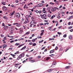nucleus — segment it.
<instances>
[{"instance_id": "f257e3e1", "label": "nucleus", "mask_w": 73, "mask_h": 73, "mask_svg": "<svg viewBox=\"0 0 73 73\" xmlns=\"http://www.w3.org/2000/svg\"><path fill=\"white\" fill-rule=\"evenodd\" d=\"M24 56H25V54H24V52H23L22 54H21L18 57V58L17 59V60H20V59H21V58H22V57H24Z\"/></svg>"}, {"instance_id": "f03ea898", "label": "nucleus", "mask_w": 73, "mask_h": 73, "mask_svg": "<svg viewBox=\"0 0 73 73\" xmlns=\"http://www.w3.org/2000/svg\"><path fill=\"white\" fill-rule=\"evenodd\" d=\"M40 16H41V18L43 19H44V18L46 17V14H43V15H42Z\"/></svg>"}, {"instance_id": "7ed1b4c3", "label": "nucleus", "mask_w": 73, "mask_h": 73, "mask_svg": "<svg viewBox=\"0 0 73 73\" xmlns=\"http://www.w3.org/2000/svg\"><path fill=\"white\" fill-rule=\"evenodd\" d=\"M29 23V20L28 19H25V21L24 22V24H27Z\"/></svg>"}, {"instance_id": "20e7f679", "label": "nucleus", "mask_w": 73, "mask_h": 73, "mask_svg": "<svg viewBox=\"0 0 73 73\" xmlns=\"http://www.w3.org/2000/svg\"><path fill=\"white\" fill-rule=\"evenodd\" d=\"M35 23H36V22H35L34 21H31L30 24L31 25H35Z\"/></svg>"}, {"instance_id": "39448f33", "label": "nucleus", "mask_w": 73, "mask_h": 73, "mask_svg": "<svg viewBox=\"0 0 73 73\" xmlns=\"http://www.w3.org/2000/svg\"><path fill=\"white\" fill-rule=\"evenodd\" d=\"M43 5V4H42V3H40L37 5V7H42Z\"/></svg>"}, {"instance_id": "423d86ee", "label": "nucleus", "mask_w": 73, "mask_h": 73, "mask_svg": "<svg viewBox=\"0 0 73 73\" xmlns=\"http://www.w3.org/2000/svg\"><path fill=\"white\" fill-rule=\"evenodd\" d=\"M15 16L17 17H20V14H19V13H17L15 14Z\"/></svg>"}, {"instance_id": "0eeeda50", "label": "nucleus", "mask_w": 73, "mask_h": 73, "mask_svg": "<svg viewBox=\"0 0 73 73\" xmlns=\"http://www.w3.org/2000/svg\"><path fill=\"white\" fill-rule=\"evenodd\" d=\"M3 28L4 29H5V30H6L7 28H9V26H5L3 27Z\"/></svg>"}, {"instance_id": "6e6552de", "label": "nucleus", "mask_w": 73, "mask_h": 73, "mask_svg": "<svg viewBox=\"0 0 73 73\" xmlns=\"http://www.w3.org/2000/svg\"><path fill=\"white\" fill-rule=\"evenodd\" d=\"M15 13V11H13V12L12 13H10V16H13V15H14V13Z\"/></svg>"}, {"instance_id": "1a4fd4ad", "label": "nucleus", "mask_w": 73, "mask_h": 73, "mask_svg": "<svg viewBox=\"0 0 73 73\" xmlns=\"http://www.w3.org/2000/svg\"><path fill=\"white\" fill-rule=\"evenodd\" d=\"M43 10L42 11V12L43 13H45V12H46V11H45V8H44L43 9Z\"/></svg>"}, {"instance_id": "9d476101", "label": "nucleus", "mask_w": 73, "mask_h": 73, "mask_svg": "<svg viewBox=\"0 0 73 73\" xmlns=\"http://www.w3.org/2000/svg\"><path fill=\"white\" fill-rule=\"evenodd\" d=\"M24 45V44H23L20 45L17 48H20L21 46H22Z\"/></svg>"}, {"instance_id": "9b49d317", "label": "nucleus", "mask_w": 73, "mask_h": 73, "mask_svg": "<svg viewBox=\"0 0 73 73\" xmlns=\"http://www.w3.org/2000/svg\"><path fill=\"white\" fill-rule=\"evenodd\" d=\"M56 11V8H53L51 9V11L53 12H54L55 11Z\"/></svg>"}, {"instance_id": "f8f14e48", "label": "nucleus", "mask_w": 73, "mask_h": 73, "mask_svg": "<svg viewBox=\"0 0 73 73\" xmlns=\"http://www.w3.org/2000/svg\"><path fill=\"white\" fill-rule=\"evenodd\" d=\"M27 46H25L24 47L22 48L21 49V50H24V49H25V48H26V47Z\"/></svg>"}, {"instance_id": "ddd939ff", "label": "nucleus", "mask_w": 73, "mask_h": 73, "mask_svg": "<svg viewBox=\"0 0 73 73\" xmlns=\"http://www.w3.org/2000/svg\"><path fill=\"white\" fill-rule=\"evenodd\" d=\"M54 52V50L53 49L52 50H50V53H53Z\"/></svg>"}, {"instance_id": "4468645a", "label": "nucleus", "mask_w": 73, "mask_h": 73, "mask_svg": "<svg viewBox=\"0 0 73 73\" xmlns=\"http://www.w3.org/2000/svg\"><path fill=\"white\" fill-rule=\"evenodd\" d=\"M29 15H26L25 16V18H26V19H29Z\"/></svg>"}, {"instance_id": "2eb2a0df", "label": "nucleus", "mask_w": 73, "mask_h": 73, "mask_svg": "<svg viewBox=\"0 0 73 73\" xmlns=\"http://www.w3.org/2000/svg\"><path fill=\"white\" fill-rule=\"evenodd\" d=\"M3 10H4V9L5 10H7V8L5 6H3Z\"/></svg>"}, {"instance_id": "dca6fc26", "label": "nucleus", "mask_w": 73, "mask_h": 73, "mask_svg": "<svg viewBox=\"0 0 73 73\" xmlns=\"http://www.w3.org/2000/svg\"><path fill=\"white\" fill-rule=\"evenodd\" d=\"M69 39H70V40L72 39V35H69Z\"/></svg>"}, {"instance_id": "f3484780", "label": "nucleus", "mask_w": 73, "mask_h": 73, "mask_svg": "<svg viewBox=\"0 0 73 73\" xmlns=\"http://www.w3.org/2000/svg\"><path fill=\"white\" fill-rule=\"evenodd\" d=\"M2 46H3V49H4V48H6V47H7V45H5V44H3Z\"/></svg>"}, {"instance_id": "a211bd4d", "label": "nucleus", "mask_w": 73, "mask_h": 73, "mask_svg": "<svg viewBox=\"0 0 73 73\" xmlns=\"http://www.w3.org/2000/svg\"><path fill=\"white\" fill-rule=\"evenodd\" d=\"M52 70V69H49L48 70V72H51Z\"/></svg>"}, {"instance_id": "6ab92c4d", "label": "nucleus", "mask_w": 73, "mask_h": 73, "mask_svg": "<svg viewBox=\"0 0 73 73\" xmlns=\"http://www.w3.org/2000/svg\"><path fill=\"white\" fill-rule=\"evenodd\" d=\"M17 27H20L21 26V24H18V23H17Z\"/></svg>"}, {"instance_id": "aec40b11", "label": "nucleus", "mask_w": 73, "mask_h": 73, "mask_svg": "<svg viewBox=\"0 0 73 73\" xmlns=\"http://www.w3.org/2000/svg\"><path fill=\"white\" fill-rule=\"evenodd\" d=\"M20 44L19 43H17L15 44V45H16L17 46H18V45H20Z\"/></svg>"}, {"instance_id": "412c9836", "label": "nucleus", "mask_w": 73, "mask_h": 73, "mask_svg": "<svg viewBox=\"0 0 73 73\" xmlns=\"http://www.w3.org/2000/svg\"><path fill=\"white\" fill-rule=\"evenodd\" d=\"M37 45V44L36 43H33L32 46H36V45Z\"/></svg>"}, {"instance_id": "4be33fe9", "label": "nucleus", "mask_w": 73, "mask_h": 73, "mask_svg": "<svg viewBox=\"0 0 73 73\" xmlns=\"http://www.w3.org/2000/svg\"><path fill=\"white\" fill-rule=\"evenodd\" d=\"M44 41V40H42L41 41H39V43H42Z\"/></svg>"}, {"instance_id": "5701e85b", "label": "nucleus", "mask_w": 73, "mask_h": 73, "mask_svg": "<svg viewBox=\"0 0 73 73\" xmlns=\"http://www.w3.org/2000/svg\"><path fill=\"white\" fill-rule=\"evenodd\" d=\"M70 68V66H67L66 67V69H69Z\"/></svg>"}, {"instance_id": "b1692460", "label": "nucleus", "mask_w": 73, "mask_h": 73, "mask_svg": "<svg viewBox=\"0 0 73 73\" xmlns=\"http://www.w3.org/2000/svg\"><path fill=\"white\" fill-rule=\"evenodd\" d=\"M10 55H11V56H12L13 57H14L15 56V54H10Z\"/></svg>"}, {"instance_id": "393cba45", "label": "nucleus", "mask_w": 73, "mask_h": 73, "mask_svg": "<svg viewBox=\"0 0 73 73\" xmlns=\"http://www.w3.org/2000/svg\"><path fill=\"white\" fill-rule=\"evenodd\" d=\"M54 40V38H50L49 40L50 41L51 40Z\"/></svg>"}, {"instance_id": "a878e982", "label": "nucleus", "mask_w": 73, "mask_h": 73, "mask_svg": "<svg viewBox=\"0 0 73 73\" xmlns=\"http://www.w3.org/2000/svg\"><path fill=\"white\" fill-rule=\"evenodd\" d=\"M50 59V58L49 57H47L46 59V60H49Z\"/></svg>"}, {"instance_id": "bb28decb", "label": "nucleus", "mask_w": 73, "mask_h": 73, "mask_svg": "<svg viewBox=\"0 0 73 73\" xmlns=\"http://www.w3.org/2000/svg\"><path fill=\"white\" fill-rule=\"evenodd\" d=\"M32 41L33 42H35V39H33L32 40Z\"/></svg>"}, {"instance_id": "cd10ccee", "label": "nucleus", "mask_w": 73, "mask_h": 73, "mask_svg": "<svg viewBox=\"0 0 73 73\" xmlns=\"http://www.w3.org/2000/svg\"><path fill=\"white\" fill-rule=\"evenodd\" d=\"M30 33V32H27L26 33V35H28V34H29Z\"/></svg>"}, {"instance_id": "c85d7f7f", "label": "nucleus", "mask_w": 73, "mask_h": 73, "mask_svg": "<svg viewBox=\"0 0 73 73\" xmlns=\"http://www.w3.org/2000/svg\"><path fill=\"white\" fill-rule=\"evenodd\" d=\"M37 38H41V36H37Z\"/></svg>"}, {"instance_id": "c756f323", "label": "nucleus", "mask_w": 73, "mask_h": 73, "mask_svg": "<svg viewBox=\"0 0 73 73\" xmlns=\"http://www.w3.org/2000/svg\"><path fill=\"white\" fill-rule=\"evenodd\" d=\"M50 4H52V5H54V3H53L52 2H50Z\"/></svg>"}, {"instance_id": "7c9ffc66", "label": "nucleus", "mask_w": 73, "mask_h": 73, "mask_svg": "<svg viewBox=\"0 0 73 73\" xmlns=\"http://www.w3.org/2000/svg\"><path fill=\"white\" fill-rule=\"evenodd\" d=\"M44 34V33H43V32H42L40 34V35L42 36V35H43Z\"/></svg>"}, {"instance_id": "2f4dec72", "label": "nucleus", "mask_w": 73, "mask_h": 73, "mask_svg": "<svg viewBox=\"0 0 73 73\" xmlns=\"http://www.w3.org/2000/svg\"><path fill=\"white\" fill-rule=\"evenodd\" d=\"M57 33L58 35H61V33H60L59 32H58Z\"/></svg>"}, {"instance_id": "473e14b6", "label": "nucleus", "mask_w": 73, "mask_h": 73, "mask_svg": "<svg viewBox=\"0 0 73 73\" xmlns=\"http://www.w3.org/2000/svg\"><path fill=\"white\" fill-rule=\"evenodd\" d=\"M66 35H64L63 36V37H66Z\"/></svg>"}, {"instance_id": "72a5a7b5", "label": "nucleus", "mask_w": 73, "mask_h": 73, "mask_svg": "<svg viewBox=\"0 0 73 73\" xmlns=\"http://www.w3.org/2000/svg\"><path fill=\"white\" fill-rule=\"evenodd\" d=\"M45 49V47H44L43 48H42L41 50H43V49Z\"/></svg>"}, {"instance_id": "f704fd0d", "label": "nucleus", "mask_w": 73, "mask_h": 73, "mask_svg": "<svg viewBox=\"0 0 73 73\" xmlns=\"http://www.w3.org/2000/svg\"><path fill=\"white\" fill-rule=\"evenodd\" d=\"M57 49H58V47L57 46H56L55 48V50H57Z\"/></svg>"}, {"instance_id": "c9c22d12", "label": "nucleus", "mask_w": 73, "mask_h": 73, "mask_svg": "<svg viewBox=\"0 0 73 73\" xmlns=\"http://www.w3.org/2000/svg\"><path fill=\"white\" fill-rule=\"evenodd\" d=\"M13 48H9L8 50H12Z\"/></svg>"}, {"instance_id": "e433bc0d", "label": "nucleus", "mask_w": 73, "mask_h": 73, "mask_svg": "<svg viewBox=\"0 0 73 73\" xmlns=\"http://www.w3.org/2000/svg\"><path fill=\"white\" fill-rule=\"evenodd\" d=\"M2 25L3 27H4V26H5L4 25V23H2Z\"/></svg>"}, {"instance_id": "4c0bfd02", "label": "nucleus", "mask_w": 73, "mask_h": 73, "mask_svg": "<svg viewBox=\"0 0 73 73\" xmlns=\"http://www.w3.org/2000/svg\"><path fill=\"white\" fill-rule=\"evenodd\" d=\"M52 56H54V54H51V55H49V56H50V57H52Z\"/></svg>"}, {"instance_id": "58836bf2", "label": "nucleus", "mask_w": 73, "mask_h": 73, "mask_svg": "<svg viewBox=\"0 0 73 73\" xmlns=\"http://www.w3.org/2000/svg\"><path fill=\"white\" fill-rule=\"evenodd\" d=\"M29 45H32V44H33V43H32V42H31L29 43Z\"/></svg>"}, {"instance_id": "ea45409f", "label": "nucleus", "mask_w": 73, "mask_h": 73, "mask_svg": "<svg viewBox=\"0 0 73 73\" xmlns=\"http://www.w3.org/2000/svg\"><path fill=\"white\" fill-rule=\"evenodd\" d=\"M51 16V15H48V17H50Z\"/></svg>"}, {"instance_id": "a19ab883", "label": "nucleus", "mask_w": 73, "mask_h": 73, "mask_svg": "<svg viewBox=\"0 0 73 73\" xmlns=\"http://www.w3.org/2000/svg\"><path fill=\"white\" fill-rule=\"evenodd\" d=\"M38 13H41V11H38Z\"/></svg>"}, {"instance_id": "79ce46f5", "label": "nucleus", "mask_w": 73, "mask_h": 73, "mask_svg": "<svg viewBox=\"0 0 73 73\" xmlns=\"http://www.w3.org/2000/svg\"><path fill=\"white\" fill-rule=\"evenodd\" d=\"M27 5H24V7H23V8H24V9H25V8H26V6Z\"/></svg>"}, {"instance_id": "37998d69", "label": "nucleus", "mask_w": 73, "mask_h": 73, "mask_svg": "<svg viewBox=\"0 0 73 73\" xmlns=\"http://www.w3.org/2000/svg\"><path fill=\"white\" fill-rule=\"evenodd\" d=\"M24 40V38H21L20 39H19V41H20V40Z\"/></svg>"}, {"instance_id": "c03bdc74", "label": "nucleus", "mask_w": 73, "mask_h": 73, "mask_svg": "<svg viewBox=\"0 0 73 73\" xmlns=\"http://www.w3.org/2000/svg\"><path fill=\"white\" fill-rule=\"evenodd\" d=\"M14 42V40H11L10 41L11 43H12V42Z\"/></svg>"}, {"instance_id": "a18cd8bd", "label": "nucleus", "mask_w": 73, "mask_h": 73, "mask_svg": "<svg viewBox=\"0 0 73 73\" xmlns=\"http://www.w3.org/2000/svg\"><path fill=\"white\" fill-rule=\"evenodd\" d=\"M36 13H38V11L36 10Z\"/></svg>"}, {"instance_id": "49530a36", "label": "nucleus", "mask_w": 73, "mask_h": 73, "mask_svg": "<svg viewBox=\"0 0 73 73\" xmlns=\"http://www.w3.org/2000/svg\"><path fill=\"white\" fill-rule=\"evenodd\" d=\"M68 28L69 29H71V28H72V26L69 27Z\"/></svg>"}, {"instance_id": "de8ad7c7", "label": "nucleus", "mask_w": 73, "mask_h": 73, "mask_svg": "<svg viewBox=\"0 0 73 73\" xmlns=\"http://www.w3.org/2000/svg\"><path fill=\"white\" fill-rule=\"evenodd\" d=\"M62 5H60V6L59 7V9H60V8H62Z\"/></svg>"}, {"instance_id": "09e8293b", "label": "nucleus", "mask_w": 73, "mask_h": 73, "mask_svg": "<svg viewBox=\"0 0 73 73\" xmlns=\"http://www.w3.org/2000/svg\"><path fill=\"white\" fill-rule=\"evenodd\" d=\"M71 24V23L70 22H69V23H68V25H70Z\"/></svg>"}, {"instance_id": "8fccbe9b", "label": "nucleus", "mask_w": 73, "mask_h": 73, "mask_svg": "<svg viewBox=\"0 0 73 73\" xmlns=\"http://www.w3.org/2000/svg\"><path fill=\"white\" fill-rule=\"evenodd\" d=\"M70 31L71 32H72V31H73V29H72L71 30H70Z\"/></svg>"}, {"instance_id": "3c124183", "label": "nucleus", "mask_w": 73, "mask_h": 73, "mask_svg": "<svg viewBox=\"0 0 73 73\" xmlns=\"http://www.w3.org/2000/svg\"><path fill=\"white\" fill-rule=\"evenodd\" d=\"M73 17V16L72 15V16H71L69 17V18H70V19H71V18Z\"/></svg>"}, {"instance_id": "603ef678", "label": "nucleus", "mask_w": 73, "mask_h": 73, "mask_svg": "<svg viewBox=\"0 0 73 73\" xmlns=\"http://www.w3.org/2000/svg\"><path fill=\"white\" fill-rule=\"evenodd\" d=\"M32 58H33L31 57L29 58V60H31V59H32Z\"/></svg>"}, {"instance_id": "864d4df0", "label": "nucleus", "mask_w": 73, "mask_h": 73, "mask_svg": "<svg viewBox=\"0 0 73 73\" xmlns=\"http://www.w3.org/2000/svg\"><path fill=\"white\" fill-rule=\"evenodd\" d=\"M31 19H32L33 21H34V18H33V17H32Z\"/></svg>"}, {"instance_id": "5fc2aeb1", "label": "nucleus", "mask_w": 73, "mask_h": 73, "mask_svg": "<svg viewBox=\"0 0 73 73\" xmlns=\"http://www.w3.org/2000/svg\"><path fill=\"white\" fill-rule=\"evenodd\" d=\"M63 9H66V8H65V7H63Z\"/></svg>"}, {"instance_id": "6e6d98bb", "label": "nucleus", "mask_w": 73, "mask_h": 73, "mask_svg": "<svg viewBox=\"0 0 73 73\" xmlns=\"http://www.w3.org/2000/svg\"><path fill=\"white\" fill-rule=\"evenodd\" d=\"M40 57H41V56H38V58H40Z\"/></svg>"}, {"instance_id": "4d7b16f0", "label": "nucleus", "mask_w": 73, "mask_h": 73, "mask_svg": "<svg viewBox=\"0 0 73 73\" xmlns=\"http://www.w3.org/2000/svg\"><path fill=\"white\" fill-rule=\"evenodd\" d=\"M3 4L4 5H5V2H4L3 3Z\"/></svg>"}, {"instance_id": "13d9d810", "label": "nucleus", "mask_w": 73, "mask_h": 73, "mask_svg": "<svg viewBox=\"0 0 73 73\" xmlns=\"http://www.w3.org/2000/svg\"><path fill=\"white\" fill-rule=\"evenodd\" d=\"M20 65V64H15V65Z\"/></svg>"}, {"instance_id": "bf43d9fd", "label": "nucleus", "mask_w": 73, "mask_h": 73, "mask_svg": "<svg viewBox=\"0 0 73 73\" xmlns=\"http://www.w3.org/2000/svg\"><path fill=\"white\" fill-rule=\"evenodd\" d=\"M40 25H44V24L43 23H40Z\"/></svg>"}, {"instance_id": "052dcab7", "label": "nucleus", "mask_w": 73, "mask_h": 73, "mask_svg": "<svg viewBox=\"0 0 73 73\" xmlns=\"http://www.w3.org/2000/svg\"><path fill=\"white\" fill-rule=\"evenodd\" d=\"M51 27H50L49 28H48V29L49 30H50L51 29Z\"/></svg>"}, {"instance_id": "680f3d73", "label": "nucleus", "mask_w": 73, "mask_h": 73, "mask_svg": "<svg viewBox=\"0 0 73 73\" xmlns=\"http://www.w3.org/2000/svg\"><path fill=\"white\" fill-rule=\"evenodd\" d=\"M55 65V64L54 63V62H53L52 63V65Z\"/></svg>"}, {"instance_id": "e2e57ef3", "label": "nucleus", "mask_w": 73, "mask_h": 73, "mask_svg": "<svg viewBox=\"0 0 73 73\" xmlns=\"http://www.w3.org/2000/svg\"><path fill=\"white\" fill-rule=\"evenodd\" d=\"M17 23H13V25H17Z\"/></svg>"}, {"instance_id": "0e129e2a", "label": "nucleus", "mask_w": 73, "mask_h": 73, "mask_svg": "<svg viewBox=\"0 0 73 73\" xmlns=\"http://www.w3.org/2000/svg\"><path fill=\"white\" fill-rule=\"evenodd\" d=\"M5 18H6V16H4L3 17V18L5 19Z\"/></svg>"}, {"instance_id": "69168bd1", "label": "nucleus", "mask_w": 73, "mask_h": 73, "mask_svg": "<svg viewBox=\"0 0 73 73\" xmlns=\"http://www.w3.org/2000/svg\"><path fill=\"white\" fill-rule=\"evenodd\" d=\"M47 9H48V10H50V7H48L47 8Z\"/></svg>"}, {"instance_id": "338daca9", "label": "nucleus", "mask_w": 73, "mask_h": 73, "mask_svg": "<svg viewBox=\"0 0 73 73\" xmlns=\"http://www.w3.org/2000/svg\"><path fill=\"white\" fill-rule=\"evenodd\" d=\"M16 3H19V1L17 0L16 1Z\"/></svg>"}, {"instance_id": "774afa93", "label": "nucleus", "mask_w": 73, "mask_h": 73, "mask_svg": "<svg viewBox=\"0 0 73 73\" xmlns=\"http://www.w3.org/2000/svg\"><path fill=\"white\" fill-rule=\"evenodd\" d=\"M41 32H44V30H42L41 31Z\"/></svg>"}]
</instances>
